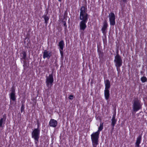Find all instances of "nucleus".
Segmentation results:
<instances>
[{"mask_svg": "<svg viewBox=\"0 0 147 147\" xmlns=\"http://www.w3.org/2000/svg\"><path fill=\"white\" fill-rule=\"evenodd\" d=\"M114 62L117 71L119 73L120 72V67H121L123 63V61L121 57L119 55L118 52H117L116 55L115 57Z\"/></svg>", "mask_w": 147, "mask_h": 147, "instance_id": "1", "label": "nucleus"}, {"mask_svg": "<svg viewBox=\"0 0 147 147\" xmlns=\"http://www.w3.org/2000/svg\"><path fill=\"white\" fill-rule=\"evenodd\" d=\"M88 15L87 13V8L82 6L80 9V19L82 21H88Z\"/></svg>", "mask_w": 147, "mask_h": 147, "instance_id": "2", "label": "nucleus"}, {"mask_svg": "<svg viewBox=\"0 0 147 147\" xmlns=\"http://www.w3.org/2000/svg\"><path fill=\"white\" fill-rule=\"evenodd\" d=\"M40 130L38 128H35L32 133V137L34 140L35 144L37 145L40 137Z\"/></svg>", "mask_w": 147, "mask_h": 147, "instance_id": "3", "label": "nucleus"}, {"mask_svg": "<svg viewBox=\"0 0 147 147\" xmlns=\"http://www.w3.org/2000/svg\"><path fill=\"white\" fill-rule=\"evenodd\" d=\"M141 105L140 101L138 99L134 100L133 105V110L134 112H136L139 110L141 108Z\"/></svg>", "mask_w": 147, "mask_h": 147, "instance_id": "4", "label": "nucleus"}, {"mask_svg": "<svg viewBox=\"0 0 147 147\" xmlns=\"http://www.w3.org/2000/svg\"><path fill=\"white\" fill-rule=\"evenodd\" d=\"M99 134L98 132L93 133L91 135V139L93 144H98V141L99 137Z\"/></svg>", "mask_w": 147, "mask_h": 147, "instance_id": "5", "label": "nucleus"}, {"mask_svg": "<svg viewBox=\"0 0 147 147\" xmlns=\"http://www.w3.org/2000/svg\"><path fill=\"white\" fill-rule=\"evenodd\" d=\"M53 82L54 79L53 74H50L49 76L46 77V83L48 87H49L50 85L52 86Z\"/></svg>", "mask_w": 147, "mask_h": 147, "instance_id": "6", "label": "nucleus"}, {"mask_svg": "<svg viewBox=\"0 0 147 147\" xmlns=\"http://www.w3.org/2000/svg\"><path fill=\"white\" fill-rule=\"evenodd\" d=\"M109 17L110 22V24L111 26H114L115 24V16L114 13L111 12L109 14Z\"/></svg>", "mask_w": 147, "mask_h": 147, "instance_id": "7", "label": "nucleus"}, {"mask_svg": "<svg viewBox=\"0 0 147 147\" xmlns=\"http://www.w3.org/2000/svg\"><path fill=\"white\" fill-rule=\"evenodd\" d=\"M52 55V53L51 52L45 50L43 52V58L44 59L47 58L48 59H49L50 58Z\"/></svg>", "mask_w": 147, "mask_h": 147, "instance_id": "8", "label": "nucleus"}, {"mask_svg": "<svg viewBox=\"0 0 147 147\" xmlns=\"http://www.w3.org/2000/svg\"><path fill=\"white\" fill-rule=\"evenodd\" d=\"M87 21H81L79 25L80 27V30L84 31L86 27V23Z\"/></svg>", "mask_w": 147, "mask_h": 147, "instance_id": "9", "label": "nucleus"}, {"mask_svg": "<svg viewBox=\"0 0 147 147\" xmlns=\"http://www.w3.org/2000/svg\"><path fill=\"white\" fill-rule=\"evenodd\" d=\"M10 99L12 100L13 101L16 100L15 90L13 87H12L11 88V92L10 94Z\"/></svg>", "mask_w": 147, "mask_h": 147, "instance_id": "10", "label": "nucleus"}, {"mask_svg": "<svg viewBox=\"0 0 147 147\" xmlns=\"http://www.w3.org/2000/svg\"><path fill=\"white\" fill-rule=\"evenodd\" d=\"M108 26V23L106 20H105L103 23V26L101 29L102 33L103 34L106 33V31Z\"/></svg>", "mask_w": 147, "mask_h": 147, "instance_id": "11", "label": "nucleus"}, {"mask_svg": "<svg viewBox=\"0 0 147 147\" xmlns=\"http://www.w3.org/2000/svg\"><path fill=\"white\" fill-rule=\"evenodd\" d=\"M57 122L56 120L51 119L49 122V125L50 127H55L57 126Z\"/></svg>", "mask_w": 147, "mask_h": 147, "instance_id": "12", "label": "nucleus"}, {"mask_svg": "<svg viewBox=\"0 0 147 147\" xmlns=\"http://www.w3.org/2000/svg\"><path fill=\"white\" fill-rule=\"evenodd\" d=\"M116 114H114L113 115L112 118L111 119V125L113 127V129L114 128V127L116 123L117 120L115 119Z\"/></svg>", "mask_w": 147, "mask_h": 147, "instance_id": "13", "label": "nucleus"}, {"mask_svg": "<svg viewBox=\"0 0 147 147\" xmlns=\"http://www.w3.org/2000/svg\"><path fill=\"white\" fill-rule=\"evenodd\" d=\"M142 136L141 135H139L138 137L137 138L136 142L135 143V147H139L140 144L141 143V140Z\"/></svg>", "mask_w": 147, "mask_h": 147, "instance_id": "14", "label": "nucleus"}, {"mask_svg": "<svg viewBox=\"0 0 147 147\" xmlns=\"http://www.w3.org/2000/svg\"><path fill=\"white\" fill-rule=\"evenodd\" d=\"M48 12H47L46 14H44V15L42 16V18H44L45 20V23L46 24V26L49 19L50 17L49 16H47Z\"/></svg>", "mask_w": 147, "mask_h": 147, "instance_id": "15", "label": "nucleus"}, {"mask_svg": "<svg viewBox=\"0 0 147 147\" xmlns=\"http://www.w3.org/2000/svg\"><path fill=\"white\" fill-rule=\"evenodd\" d=\"M104 95L105 99L107 100L110 96V91L109 89H105Z\"/></svg>", "mask_w": 147, "mask_h": 147, "instance_id": "16", "label": "nucleus"}, {"mask_svg": "<svg viewBox=\"0 0 147 147\" xmlns=\"http://www.w3.org/2000/svg\"><path fill=\"white\" fill-rule=\"evenodd\" d=\"M105 89H109L110 88V82L109 80L107 79L105 80Z\"/></svg>", "mask_w": 147, "mask_h": 147, "instance_id": "17", "label": "nucleus"}, {"mask_svg": "<svg viewBox=\"0 0 147 147\" xmlns=\"http://www.w3.org/2000/svg\"><path fill=\"white\" fill-rule=\"evenodd\" d=\"M6 117L5 115L3 116V118L0 119V127H3V123L4 124L6 121Z\"/></svg>", "mask_w": 147, "mask_h": 147, "instance_id": "18", "label": "nucleus"}, {"mask_svg": "<svg viewBox=\"0 0 147 147\" xmlns=\"http://www.w3.org/2000/svg\"><path fill=\"white\" fill-rule=\"evenodd\" d=\"M20 58L21 61L23 59L25 60L26 57V53L25 51H22V53L20 54Z\"/></svg>", "mask_w": 147, "mask_h": 147, "instance_id": "19", "label": "nucleus"}, {"mask_svg": "<svg viewBox=\"0 0 147 147\" xmlns=\"http://www.w3.org/2000/svg\"><path fill=\"white\" fill-rule=\"evenodd\" d=\"M98 52L99 56V58L100 59H103L104 56L103 53L98 49Z\"/></svg>", "mask_w": 147, "mask_h": 147, "instance_id": "20", "label": "nucleus"}, {"mask_svg": "<svg viewBox=\"0 0 147 147\" xmlns=\"http://www.w3.org/2000/svg\"><path fill=\"white\" fill-rule=\"evenodd\" d=\"M64 45V42L63 40H62L59 42V43L58 46L59 47L60 49L63 50Z\"/></svg>", "mask_w": 147, "mask_h": 147, "instance_id": "21", "label": "nucleus"}, {"mask_svg": "<svg viewBox=\"0 0 147 147\" xmlns=\"http://www.w3.org/2000/svg\"><path fill=\"white\" fill-rule=\"evenodd\" d=\"M103 123H100V126L98 127V131L96 132H98L100 134V131H101L103 129Z\"/></svg>", "mask_w": 147, "mask_h": 147, "instance_id": "22", "label": "nucleus"}, {"mask_svg": "<svg viewBox=\"0 0 147 147\" xmlns=\"http://www.w3.org/2000/svg\"><path fill=\"white\" fill-rule=\"evenodd\" d=\"M141 80L142 82H145L147 81V79L145 76H143L141 78Z\"/></svg>", "mask_w": 147, "mask_h": 147, "instance_id": "23", "label": "nucleus"}, {"mask_svg": "<svg viewBox=\"0 0 147 147\" xmlns=\"http://www.w3.org/2000/svg\"><path fill=\"white\" fill-rule=\"evenodd\" d=\"M23 67L24 68H26L28 67L26 61H23Z\"/></svg>", "mask_w": 147, "mask_h": 147, "instance_id": "24", "label": "nucleus"}, {"mask_svg": "<svg viewBox=\"0 0 147 147\" xmlns=\"http://www.w3.org/2000/svg\"><path fill=\"white\" fill-rule=\"evenodd\" d=\"M24 104H22V105L21 107V112L22 113L24 111Z\"/></svg>", "mask_w": 147, "mask_h": 147, "instance_id": "25", "label": "nucleus"}, {"mask_svg": "<svg viewBox=\"0 0 147 147\" xmlns=\"http://www.w3.org/2000/svg\"><path fill=\"white\" fill-rule=\"evenodd\" d=\"M59 50L61 56V57L62 58H63V50H62L61 49H59Z\"/></svg>", "mask_w": 147, "mask_h": 147, "instance_id": "26", "label": "nucleus"}, {"mask_svg": "<svg viewBox=\"0 0 147 147\" xmlns=\"http://www.w3.org/2000/svg\"><path fill=\"white\" fill-rule=\"evenodd\" d=\"M69 98L70 100H73L74 98V96L72 95H70L69 96Z\"/></svg>", "mask_w": 147, "mask_h": 147, "instance_id": "27", "label": "nucleus"}, {"mask_svg": "<svg viewBox=\"0 0 147 147\" xmlns=\"http://www.w3.org/2000/svg\"><path fill=\"white\" fill-rule=\"evenodd\" d=\"M63 25L65 27V29H66L67 26L66 22L65 21H63Z\"/></svg>", "mask_w": 147, "mask_h": 147, "instance_id": "28", "label": "nucleus"}, {"mask_svg": "<svg viewBox=\"0 0 147 147\" xmlns=\"http://www.w3.org/2000/svg\"><path fill=\"white\" fill-rule=\"evenodd\" d=\"M121 2L125 3L127 2V0H121Z\"/></svg>", "mask_w": 147, "mask_h": 147, "instance_id": "29", "label": "nucleus"}, {"mask_svg": "<svg viewBox=\"0 0 147 147\" xmlns=\"http://www.w3.org/2000/svg\"><path fill=\"white\" fill-rule=\"evenodd\" d=\"M97 144H92V145L94 147H96V146Z\"/></svg>", "mask_w": 147, "mask_h": 147, "instance_id": "30", "label": "nucleus"}, {"mask_svg": "<svg viewBox=\"0 0 147 147\" xmlns=\"http://www.w3.org/2000/svg\"><path fill=\"white\" fill-rule=\"evenodd\" d=\"M39 125H39V123H37V128L39 129Z\"/></svg>", "mask_w": 147, "mask_h": 147, "instance_id": "31", "label": "nucleus"}]
</instances>
